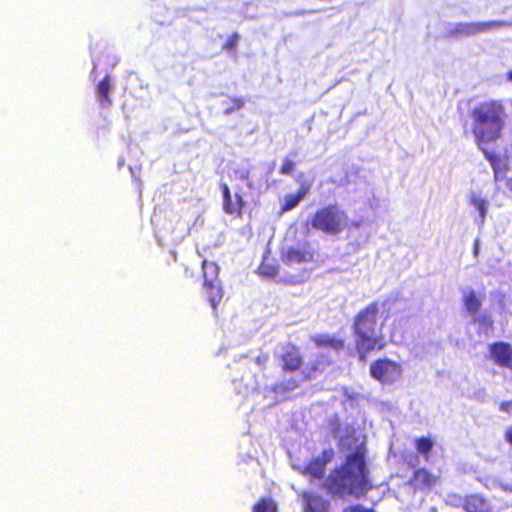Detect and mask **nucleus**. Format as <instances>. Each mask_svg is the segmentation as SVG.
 I'll return each instance as SVG.
<instances>
[{"instance_id":"obj_22","label":"nucleus","mask_w":512,"mask_h":512,"mask_svg":"<svg viewBox=\"0 0 512 512\" xmlns=\"http://www.w3.org/2000/svg\"><path fill=\"white\" fill-rule=\"evenodd\" d=\"M414 443L417 452L427 460L434 446L433 440L429 437H418L414 440Z\"/></svg>"},{"instance_id":"obj_15","label":"nucleus","mask_w":512,"mask_h":512,"mask_svg":"<svg viewBox=\"0 0 512 512\" xmlns=\"http://www.w3.org/2000/svg\"><path fill=\"white\" fill-rule=\"evenodd\" d=\"M437 482V477L425 468L416 469L410 479V483L420 490L431 489Z\"/></svg>"},{"instance_id":"obj_32","label":"nucleus","mask_w":512,"mask_h":512,"mask_svg":"<svg viewBox=\"0 0 512 512\" xmlns=\"http://www.w3.org/2000/svg\"><path fill=\"white\" fill-rule=\"evenodd\" d=\"M504 439L507 443L512 445V425L506 429L504 433Z\"/></svg>"},{"instance_id":"obj_7","label":"nucleus","mask_w":512,"mask_h":512,"mask_svg":"<svg viewBox=\"0 0 512 512\" xmlns=\"http://www.w3.org/2000/svg\"><path fill=\"white\" fill-rule=\"evenodd\" d=\"M355 349L360 361H366L368 354L373 351H381L386 347L383 335H374V332H354Z\"/></svg>"},{"instance_id":"obj_11","label":"nucleus","mask_w":512,"mask_h":512,"mask_svg":"<svg viewBox=\"0 0 512 512\" xmlns=\"http://www.w3.org/2000/svg\"><path fill=\"white\" fill-rule=\"evenodd\" d=\"M491 359L500 367L512 370V346L503 341L494 342L488 347Z\"/></svg>"},{"instance_id":"obj_17","label":"nucleus","mask_w":512,"mask_h":512,"mask_svg":"<svg viewBox=\"0 0 512 512\" xmlns=\"http://www.w3.org/2000/svg\"><path fill=\"white\" fill-rule=\"evenodd\" d=\"M111 90V76L109 74H106L96 87L97 100L99 101L100 105L104 108H109L112 105V100L110 97Z\"/></svg>"},{"instance_id":"obj_33","label":"nucleus","mask_w":512,"mask_h":512,"mask_svg":"<svg viewBox=\"0 0 512 512\" xmlns=\"http://www.w3.org/2000/svg\"><path fill=\"white\" fill-rule=\"evenodd\" d=\"M267 361V356L266 355H263V356H258L257 359H256V362L258 364H262V363H265Z\"/></svg>"},{"instance_id":"obj_31","label":"nucleus","mask_w":512,"mask_h":512,"mask_svg":"<svg viewBox=\"0 0 512 512\" xmlns=\"http://www.w3.org/2000/svg\"><path fill=\"white\" fill-rule=\"evenodd\" d=\"M235 174L238 176L239 179L243 180V181H246L249 179V176H250V172L248 169H238V170H235Z\"/></svg>"},{"instance_id":"obj_2","label":"nucleus","mask_w":512,"mask_h":512,"mask_svg":"<svg viewBox=\"0 0 512 512\" xmlns=\"http://www.w3.org/2000/svg\"><path fill=\"white\" fill-rule=\"evenodd\" d=\"M472 120L471 133L477 148L489 162L494 179L497 181L509 170L506 162L499 155L490 151L488 145L502 138L506 125L507 113L502 100L489 99L475 105L470 111Z\"/></svg>"},{"instance_id":"obj_8","label":"nucleus","mask_w":512,"mask_h":512,"mask_svg":"<svg viewBox=\"0 0 512 512\" xmlns=\"http://www.w3.org/2000/svg\"><path fill=\"white\" fill-rule=\"evenodd\" d=\"M379 313L378 302L373 301L361 309L355 316L353 323L354 332H374Z\"/></svg>"},{"instance_id":"obj_34","label":"nucleus","mask_w":512,"mask_h":512,"mask_svg":"<svg viewBox=\"0 0 512 512\" xmlns=\"http://www.w3.org/2000/svg\"><path fill=\"white\" fill-rule=\"evenodd\" d=\"M506 79L512 82V69L506 73Z\"/></svg>"},{"instance_id":"obj_6","label":"nucleus","mask_w":512,"mask_h":512,"mask_svg":"<svg viewBox=\"0 0 512 512\" xmlns=\"http://www.w3.org/2000/svg\"><path fill=\"white\" fill-rule=\"evenodd\" d=\"M283 374H293L301 370L304 365V356L301 349L292 342L281 345L276 356Z\"/></svg>"},{"instance_id":"obj_13","label":"nucleus","mask_w":512,"mask_h":512,"mask_svg":"<svg viewBox=\"0 0 512 512\" xmlns=\"http://www.w3.org/2000/svg\"><path fill=\"white\" fill-rule=\"evenodd\" d=\"M304 173H299L295 180L300 184L299 189L295 194H289L284 197V202L281 207L282 212H288L294 209L301 200H303L310 192L312 188V182L302 180Z\"/></svg>"},{"instance_id":"obj_9","label":"nucleus","mask_w":512,"mask_h":512,"mask_svg":"<svg viewBox=\"0 0 512 512\" xmlns=\"http://www.w3.org/2000/svg\"><path fill=\"white\" fill-rule=\"evenodd\" d=\"M315 259V250L308 242L302 247H290L281 255L282 262L287 266L310 263Z\"/></svg>"},{"instance_id":"obj_12","label":"nucleus","mask_w":512,"mask_h":512,"mask_svg":"<svg viewBox=\"0 0 512 512\" xmlns=\"http://www.w3.org/2000/svg\"><path fill=\"white\" fill-rule=\"evenodd\" d=\"M220 188L223 196V211L234 218H241L245 206L242 196L240 194H236L233 199L231 191L225 183L221 184Z\"/></svg>"},{"instance_id":"obj_5","label":"nucleus","mask_w":512,"mask_h":512,"mask_svg":"<svg viewBox=\"0 0 512 512\" xmlns=\"http://www.w3.org/2000/svg\"><path fill=\"white\" fill-rule=\"evenodd\" d=\"M370 375L382 385H391L402 375V367L399 363L388 359L379 358L370 364Z\"/></svg>"},{"instance_id":"obj_26","label":"nucleus","mask_w":512,"mask_h":512,"mask_svg":"<svg viewBox=\"0 0 512 512\" xmlns=\"http://www.w3.org/2000/svg\"><path fill=\"white\" fill-rule=\"evenodd\" d=\"M323 500L320 496H310L307 499V512H322Z\"/></svg>"},{"instance_id":"obj_14","label":"nucleus","mask_w":512,"mask_h":512,"mask_svg":"<svg viewBox=\"0 0 512 512\" xmlns=\"http://www.w3.org/2000/svg\"><path fill=\"white\" fill-rule=\"evenodd\" d=\"M328 364L329 363L326 361L324 355H319L316 359H313L306 365H303L300 370L303 381H310L322 374Z\"/></svg>"},{"instance_id":"obj_24","label":"nucleus","mask_w":512,"mask_h":512,"mask_svg":"<svg viewBox=\"0 0 512 512\" xmlns=\"http://www.w3.org/2000/svg\"><path fill=\"white\" fill-rule=\"evenodd\" d=\"M470 203L479 211L481 219L484 220L487 213L488 201L473 194L470 197Z\"/></svg>"},{"instance_id":"obj_30","label":"nucleus","mask_w":512,"mask_h":512,"mask_svg":"<svg viewBox=\"0 0 512 512\" xmlns=\"http://www.w3.org/2000/svg\"><path fill=\"white\" fill-rule=\"evenodd\" d=\"M499 409L505 413L512 414V400L501 402Z\"/></svg>"},{"instance_id":"obj_20","label":"nucleus","mask_w":512,"mask_h":512,"mask_svg":"<svg viewBox=\"0 0 512 512\" xmlns=\"http://www.w3.org/2000/svg\"><path fill=\"white\" fill-rule=\"evenodd\" d=\"M245 105V99L237 96H229L222 101L223 113L230 115L241 110Z\"/></svg>"},{"instance_id":"obj_3","label":"nucleus","mask_w":512,"mask_h":512,"mask_svg":"<svg viewBox=\"0 0 512 512\" xmlns=\"http://www.w3.org/2000/svg\"><path fill=\"white\" fill-rule=\"evenodd\" d=\"M311 227L323 234L337 236L347 226V214L337 204L319 208L312 215Z\"/></svg>"},{"instance_id":"obj_25","label":"nucleus","mask_w":512,"mask_h":512,"mask_svg":"<svg viewBox=\"0 0 512 512\" xmlns=\"http://www.w3.org/2000/svg\"><path fill=\"white\" fill-rule=\"evenodd\" d=\"M259 274L264 277L274 278L278 275L279 269L278 266L268 263L267 261H263L259 268Z\"/></svg>"},{"instance_id":"obj_29","label":"nucleus","mask_w":512,"mask_h":512,"mask_svg":"<svg viewBox=\"0 0 512 512\" xmlns=\"http://www.w3.org/2000/svg\"><path fill=\"white\" fill-rule=\"evenodd\" d=\"M342 512H375L373 509L366 508L360 504H355L346 507Z\"/></svg>"},{"instance_id":"obj_21","label":"nucleus","mask_w":512,"mask_h":512,"mask_svg":"<svg viewBox=\"0 0 512 512\" xmlns=\"http://www.w3.org/2000/svg\"><path fill=\"white\" fill-rule=\"evenodd\" d=\"M463 304L465 309L472 314L477 313L481 308V301L473 290L464 295Z\"/></svg>"},{"instance_id":"obj_10","label":"nucleus","mask_w":512,"mask_h":512,"mask_svg":"<svg viewBox=\"0 0 512 512\" xmlns=\"http://www.w3.org/2000/svg\"><path fill=\"white\" fill-rule=\"evenodd\" d=\"M333 449H325L321 454L312 460L304 468V473L314 479H322L325 475L326 466L334 459Z\"/></svg>"},{"instance_id":"obj_1","label":"nucleus","mask_w":512,"mask_h":512,"mask_svg":"<svg viewBox=\"0 0 512 512\" xmlns=\"http://www.w3.org/2000/svg\"><path fill=\"white\" fill-rule=\"evenodd\" d=\"M343 446L354 451L345 457L344 462L330 471L323 487L332 495H347L359 498L373 487L366 462L367 447L354 431L342 438Z\"/></svg>"},{"instance_id":"obj_35","label":"nucleus","mask_w":512,"mask_h":512,"mask_svg":"<svg viewBox=\"0 0 512 512\" xmlns=\"http://www.w3.org/2000/svg\"><path fill=\"white\" fill-rule=\"evenodd\" d=\"M507 187L510 191H512V178L508 179L507 181Z\"/></svg>"},{"instance_id":"obj_18","label":"nucleus","mask_w":512,"mask_h":512,"mask_svg":"<svg viewBox=\"0 0 512 512\" xmlns=\"http://www.w3.org/2000/svg\"><path fill=\"white\" fill-rule=\"evenodd\" d=\"M463 508L467 512H488L489 505L484 497L478 494H471L465 497Z\"/></svg>"},{"instance_id":"obj_4","label":"nucleus","mask_w":512,"mask_h":512,"mask_svg":"<svg viewBox=\"0 0 512 512\" xmlns=\"http://www.w3.org/2000/svg\"><path fill=\"white\" fill-rule=\"evenodd\" d=\"M203 290L211 306L216 311L218 305L224 297L222 283L219 280V267L216 263L203 260Z\"/></svg>"},{"instance_id":"obj_27","label":"nucleus","mask_w":512,"mask_h":512,"mask_svg":"<svg viewBox=\"0 0 512 512\" xmlns=\"http://www.w3.org/2000/svg\"><path fill=\"white\" fill-rule=\"evenodd\" d=\"M296 170V162L290 159L289 157H285L282 160V164L279 169V173L281 175H292Z\"/></svg>"},{"instance_id":"obj_23","label":"nucleus","mask_w":512,"mask_h":512,"mask_svg":"<svg viewBox=\"0 0 512 512\" xmlns=\"http://www.w3.org/2000/svg\"><path fill=\"white\" fill-rule=\"evenodd\" d=\"M252 512H277V505L272 498H260L252 507Z\"/></svg>"},{"instance_id":"obj_28","label":"nucleus","mask_w":512,"mask_h":512,"mask_svg":"<svg viewBox=\"0 0 512 512\" xmlns=\"http://www.w3.org/2000/svg\"><path fill=\"white\" fill-rule=\"evenodd\" d=\"M239 41L238 33L231 34L223 45V49L229 52H235Z\"/></svg>"},{"instance_id":"obj_19","label":"nucleus","mask_w":512,"mask_h":512,"mask_svg":"<svg viewBox=\"0 0 512 512\" xmlns=\"http://www.w3.org/2000/svg\"><path fill=\"white\" fill-rule=\"evenodd\" d=\"M491 27L490 23H460L455 27V33L461 36H470L481 31L487 30Z\"/></svg>"},{"instance_id":"obj_16","label":"nucleus","mask_w":512,"mask_h":512,"mask_svg":"<svg viewBox=\"0 0 512 512\" xmlns=\"http://www.w3.org/2000/svg\"><path fill=\"white\" fill-rule=\"evenodd\" d=\"M311 340L319 348H331L337 352L345 348V340L336 336L320 334L312 336Z\"/></svg>"}]
</instances>
